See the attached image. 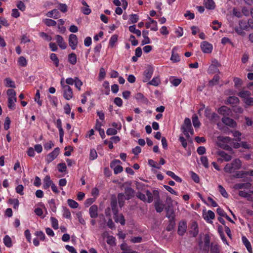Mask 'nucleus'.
I'll return each instance as SVG.
<instances>
[{"label":"nucleus","mask_w":253,"mask_h":253,"mask_svg":"<svg viewBox=\"0 0 253 253\" xmlns=\"http://www.w3.org/2000/svg\"><path fill=\"white\" fill-rule=\"evenodd\" d=\"M242 166L241 161L239 159H235L231 163L227 164L224 170L226 172L231 173L235 170L240 169Z\"/></svg>","instance_id":"obj_1"},{"label":"nucleus","mask_w":253,"mask_h":253,"mask_svg":"<svg viewBox=\"0 0 253 253\" xmlns=\"http://www.w3.org/2000/svg\"><path fill=\"white\" fill-rule=\"evenodd\" d=\"M8 96V107L10 110L15 109V103L16 102V92L13 89H8L7 90Z\"/></svg>","instance_id":"obj_2"},{"label":"nucleus","mask_w":253,"mask_h":253,"mask_svg":"<svg viewBox=\"0 0 253 253\" xmlns=\"http://www.w3.org/2000/svg\"><path fill=\"white\" fill-rule=\"evenodd\" d=\"M232 139L228 136H221L217 137V144L220 147L229 150L230 148L228 145V144H231Z\"/></svg>","instance_id":"obj_3"},{"label":"nucleus","mask_w":253,"mask_h":253,"mask_svg":"<svg viewBox=\"0 0 253 253\" xmlns=\"http://www.w3.org/2000/svg\"><path fill=\"white\" fill-rule=\"evenodd\" d=\"M61 84L63 89L64 97L67 100H70L73 96L72 88L68 85L65 84L62 81H61Z\"/></svg>","instance_id":"obj_4"},{"label":"nucleus","mask_w":253,"mask_h":253,"mask_svg":"<svg viewBox=\"0 0 253 253\" xmlns=\"http://www.w3.org/2000/svg\"><path fill=\"white\" fill-rule=\"evenodd\" d=\"M60 148H55L51 153H49L45 157V162L49 164L55 159L60 153Z\"/></svg>","instance_id":"obj_5"},{"label":"nucleus","mask_w":253,"mask_h":253,"mask_svg":"<svg viewBox=\"0 0 253 253\" xmlns=\"http://www.w3.org/2000/svg\"><path fill=\"white\" fill-rule=\"evenodd\" d=\"M121 161L119 160H115L110 164V167L113 169L114 172L115 174L121 173L123 170V167L120 165Z\"/></svg>","instance_id":"obj_6"},{"label":"nucleus","mask_w":253,"mask_h":253,"mask_svg":"<svg viewBox=\"0 0 253 253\" xmlns=\"http://www.w3.org/2000/svg\"><path fill=\"white\" fill-rule=\"evenodd\" d=\"M201 48L202 51L205 53H210L212 50V45L209 42L204 41L201 43Z\"/></svg>","instance_id":"obj_7"},{"label":"nucleus","mask_w":253,"mask_h":253,"mask_svg":"<svg viewBox=\"0 0 253 253\" xmlns=\"http://www.w3.org/2000/svg\"><path fill=\"white\" fill-rule=\"evenodd\" d=\"M149 22L145 23V26L147 29H150L151 30L153 31H157L158 30L157 22L151 18L150 17H148Z\"/></svg>","instance_id":"obj_8"},{"label":"nucleus","mask_w":253,"mask_h":253,"mask_svg":"<svg viewBox=\"0 0 253 253\" xmlns=\"http://www.w3.org/2000/svg\"><path fill=\"white\" fill-rule=\"evenodd\" d=\"M222 122L225 125L232 128H235L237 126L236 122L232 119L224 117L222 119Z\"/></svg>","instance_id":"obj_9"},{"label":"nucleus","mask_w":253,"mask_h":253,"mask_svg":"<svg viewBox=\"0 0 253 253\" xmlns=\"http://www.w3.org/2000/svg\"><path fill=\"white\" fill-rule=\"evenodd\" d=\"M69 44L72 49H76L78 44V38L76 35L71 34L69 36Z\"/></svg>","instance_id":"obj_10"},{"label":"nucleus","mask_w":253,"mask_h":253,"mask_svg":"<svg viewBox=\"0 0 253 253\" xmlns=\"http://www.w3.org/2000/svg\"><path fill=\"white\" fill-rule=\"evenodd\" d=\"M251 183L249 182L236 183L233 186V188L235 190L247 189L248 190L251 188Z\"/></svg>","instance_id":"obj_11"},{"label":"nucleus","mask_w":253,"mask_h":253,"mask_svg":"<svg viewBox=\"0 0 253 253\" xmlns=\"http://www.w3.org/2000/svg\"><path fill=\"white\" fill-rule=\"evenodd\" d=\"M146 195L147 197L146 198V202L148 203H151L153 201V196H156L158 197L159 196V192L157 190H155L153 191V193H152L149 190H146Z\"/></svg>","instance_id":"obj_12"},{"label":"nucleus","mask_w":253,"mask_h":253,"mask_svg":"<svg viewBox=\"0 0 253 253\" xmlns=\"http://www.w3.org/2000/svg\"><path fill=\"white\" fill-rule=\"evenodd\" d=\"M204 218L209 223H211L212 221V219H214L215 217L214 213L211 211L209 210L207 212L203 214Z\"/></svg>","instance_id":"obj_13"},{"label":"nucleus","mask_w":253,"mask_h":253,"mask_svg":"<svg viewBox=\"0 0 253 253\" xmlns=\"http://www.w3.org/2000/svg\"><path fill=\"white\" fill-rule=\"evenodd\" d=\"M155 208L157 212H161L164 210V205L160 200L159 197L155 202Z\"/></svg>","instance_id":"obj_14"},{"label":"nucleus","mask_w":253,"mask_h":253,"mask_svg":"<svg viewBox=\"0 0 253 253\" xmlns=\"http://www.w3.org/2000/svg\"><path fill=\"white\" fill-rule=\"evenodd\" d=\"M153 70L151 68H148L146 69L144 72L143 75V82H148L151 78L152 76L153 75Z\"/></svg>","instance_id":"obj_15"},{"label":"nucleus","mask_w":253,"mask_h":253,"mask_svg":"<svg viewBox=\"0 0 253 253\" xmlns=\"http://www.w3.org/2000/svg\"><path fill=\"white\" fill-rule=\"evenodd\" d=\"M90 216L92 218H96L98 216V207L95 205L91 206L89 209Z\"/></svg>","instance_id":"obj_16"},{"label":"nucleus","mask_w":253,"mask_h":253,"mask_svg":"<svg viewBox=\"0 0 253 253\" xmlns=\"http://www.w3.org/2000/svg\"><path fill=\"white\" fill-rule=\"evenodd\" d=\"M53 183V182L51 180L49 175H47L43 179V188L44 189H47Z\"/></svg>","instance_id":"obj_17"},{"label":"nucleus","mask_w":253,"mask_h":253,"mask_svg":"<svg viewBox=\"0 0 253 253\" xmlns=\"http://www.w3.org/2000/svg\"><path fill=\"white\" fill-rule=\"evenodd\" d=\"M55 40L59 46L62 49L67 47V44L64 42L63 38L60 35L55 36Z\"/></svg>","instance_id":"obj_18"},{"label":"nucleus","mask_w":253,"mask_h":253,"mask_svg":"<svg viewBox=\"0 0 253 253\" xmlns=\"http://www.w3.org/2000/svg\"><path fill=\"white\" fill-rule=\"evenodd\" d=\"M187 229V224L184 221H181L179 223L178 228V234L182 236L185 232H186Z\"/></svg>","instance_id":"obj_19"},{"label":"nucleus","mask_w":253,"mask_h":253,"mask_svg":"<svg viewBox=\"0 0 253 253\" xmlns=\"http://www.w3.org/2000/svg\"><path fill=\"white\" fill-rule=\"evenodd\" d=\"M46 16L50 18H53L54 19H57L60 17V13L57 9H54L47 12L46 13Z\"/></svg>","instance_id":"obj_20"},{"label":"nucleus","mask_w":253,"mask_h":253,"mask_svg":"<svg viewBox=\"0 0 253 253\" xmlns=\"http://www.w3.org/2000/svg\"><path fill=\"white\" fill-rule=\"evenodd\" d=\"M242 241L243 244L245 245L247 250L250 253H252L253 249L251 246V244L248 239L244 236L242 237Z\"/></svg>","instance_id":"obj_21"},{"label":"nucleus","mask_w":253,"mask_h":253,"mask_svg":"<svg viewBox=\"0 0 253 253\" xmlns=\"http://www.w3.org/2000/svg\"><path fill=\"white\" fill-rule=\"evenodd\" d=\"M134 191L130 187L125 188V199L129 200L133 197Z\"/></svg>","instance_id":"obj_22"},{"label":"nucleus","mask_w":253,"mask_h":253,"mask_svg":"<svg viewBox=\"0 0 253 253\" xmlns=\"http://www.w3.org/2000/svg\"><path fill=\"white\" fill-rule=\"evenodd\" d=\"M181 130L184 135L188 137H190L189 133L191 135L194 134V131L192 127V126H190V127H181Z\"/></svg>","instance_id":"obj_23"},{"label":"nucleus","mask_w":253,"mask_h":253,"mask_svg":"<svg viewBox=\"0 0 253 253\" xmlns=\"http://www.w3.org/2000/svg\"><path fill=\"white\" fill-rule=\"evenodd\" d=\"M217 154L219 156H220L225 161L228 162L230 161L232 159V157L231 155L228 154L225 152L223 151H219L217 152Z\"/></svg>","instance_id":"obj_24"},{"label":"nucleus","mask_w":253,"mask_h":253,"mask_svg":"<svg viewBox=\"0 0 253 253\" xmlns=\"http://www.w3.org/2000/svg\"><path fill=\"white\" fill-rule=\"evenodd\" d=\"M204 3L206 8L209 9H213L215 7L213 0H204Z\"/></svg>","instance_id":"obj_25"},{"label":"nucleus","mask_w":253,"mask_h":253,"mask_svg":"<svg viewBox=\"0 0 253 253\" xmlns=\"http://www.w3.org/2000/svg\"><path fill=\"white\" fill-rule=\"evenodd\" d=\"M82 3L83 5L85 6L84 7L82 8V12L85 15H88L91 13V9L89 8V6L87 3L84 1L82 0Z\"/></svg>","instance_id":"obj_26"},{"label":"nucleus","mask_w":253,"mask_h":253,"mask_svg":"<svg viewBox=\"0 0 253 253\" xmlns=\"http://www.w3.org/2000/svg\"><path fill=\"white\" fill-rule=\"evenodd\" d=\"M182 80L180 78H177L173 76H171L169 78V82L172 85L174 86H178L181 83Z\"/></svg>","instance_id":"obj_27"},{"label":"nucleus","mask_w":253,"mask_h":253,"mask_svg":"<svg viewBox=\"0 0 253 253\" xmlns=\"http://www.w3.org/2000/svg\"><path fill=\"white\" fill-rule=\"evenodd\" d=\"M205 116L210 120L213 121L215 120V118L217 116L214 113H211L210 109L207 108L205 110Z\"/></svg>","instance_id":"obj_28"},{"label":"nucleus","mask_w":253,"mask_h":253,"mask_svg":"<svg viewBox=\"0 0 253 253\" xmlns=\"http://www.w3.org/2000/svg\"><path fill=\"white\" fill-rule=\"evenodd\" d=\"M149 32L146 30H144L142 32V35L144 40L142 41V45H145L150 43V40L148 37Z\"/></svg>","instance_id":"obj_29"},{"label":"nucleus","mask_w":253,"mask_h":253,"mask_svg":"<svg viewBox=\"0 0 253 253\" xmlns=\"http://www.w3.org/2000/svg\"><path fill=\"white\" fill-rule=\"evenodd\" d=\"M251 93L248 90H242L239 92L238 95L243 98V101L250 96Z\"/></svg>","instance_id":"obj_30"},{"label":"nucleus","mask_w":253,"mask_h":253,"mask_svg":"<svg viewBox=\"0 0 253 253\" xmlns=\"http://www.w3.org/2000/svg\"><path fill=\"white\" fill-rule=\"evenodd\" d=\"M114 219L115 222H119L122 225L125 224V219L124 216L122 214L117 215V213L115 214Z\"/></svg>","instance_id":"obj_31"},{"label":"nucleus","mask_w":253,"mask_h":253,"mask_svg":"<svg viewBox=\"0 0 253 253\" xmlns=\"http://www.w3.org/2000/svg\"><path fill=\"white\" fill-rule=\"evenodd\" d=\"M4 245L7 248H10L12 246L11 238L8 235L4 236L3 239Z\"/></svg>","instance_id":"obj_32"},{"label":"nucleus","mask_w":253,"mask_h":253,"mask_svg":"<svg viewBox=\"0 0 253 253\" xmlns=\"http://www.w3.org/2000/svg\"><path fill=\"white\" fill-rule=\"evenodd\" d=\"M68 61L69 62L74 65L77 63V56L74 53H72L68 55Z\"/></svg>","instance_id":"obj_33"},{"label":"nucleus","mask_w":253,"mask_h":253,"mask_svg":"<svg viewBox=\"0 0 253 253\" xmlns=\"http://www.w3.org/2000/svg\"><path fill=\"white\" fill-rule=\"evenodd\" d=\"M5 85L7 87H15V84L14 82L9 78H6L4 81Z\"/></svg>","instance_id":"obj_34"},{"label":"nucleus","mask_w":253,"mask_h":253,"mask_svg":"<svg viewBox=\"0 0 253 253\" xmlns=\"http://www.w3.org/2000/svg\"><path fill=\"white\" fill-rule=\"evenodd\" d=\"M118 199L119 205L121 208L124 206L125 201L126 200L125 199V196L123 193H119L118 195Z\"/></svg>","instance_id":"obj_35"},{"label":"nucleus","mask_w":253,"mask_h":253,"mask_svg":"<svg viewBox=\"0 0 253 253\" xmlns=\"http://www.w3.org/2000/svg\"><path fill=\"white\" fill-rule=\"evenodd\" d=\"M9 203L13 205L14 209H18L19 205V200L17 199H9Z\"/></svg>","instance_id":"obj_36"},{"label":"nucleus","mask_w":253,"mask_h":253,"mask_svg":"<svg viewBox=\"0 0 253 253\" xmlns=\"http://www.w3.org/2000/svg\"><path fill=\"white\" fill-rule=\"evenodd\" d=\"M161 83L160 79L159 77H155L152 80L149 82V84L154 85V86H158Z\"/></svg>","instance_id":"obj_37"},{"label":"nucleus","mask_w":253,"mask_h":253,"mask_svg":"<svg viewBox=\"0 0 253 253\" xmlns=\"http://www.w3.org/2000/svg\"><path fill=\"white\" fill-rule=\"evenodd\" d=\"M43 22L47 26H55L57 23L55 20L47 18L43 19Z\"/></svg>","instance_id":"obj_38"},{"label":"nucleus","mask_w":253,"mask_h":253,"mask_svg":"<svg viewBox=\"0 0 253 253\" xmlns=\"http://www.w3.org/2000/svg\"><path fill=\"white\" fill-rule=\"evenodd\" d=\"M129 31L132 33L136 34L137 36L140 37L141 34L140 30L136 29L135 25L130 26L129 27Z\"/></svg>","instance_id":"obj_39"},{"label":"nucleus","mask_w":253,"mask_h":253,"mask_svg":"<svg viewBox=\"0 0 253 253\" xmlns=\"http://www.w3.org/2000/svg\"><path fill=\"white\" fill-rule=\"evenodd\" d=\"M227 102L231 104L235 105L239 102V99L236 96H230L228 98Z\"/></svg>","instance_id":"obj_40"},{"label":"nucleus","mask_w":253,"mask_h":253,"mask_svg":"<svg viewBox=\"0 0 253 253\" xmlns=\"http://www.w3.org/2000/svg\"><path fill=\"white\" fill-rule=\"evenodd\" d=\"M67 203L69 206L73 209H76L79 206L78 203L72 199H68L67 200Z\"/></svg>","instance_id":"obj_41"},{"label":"nucleus","mask_w":253,"mask_h":253,"mask_svg":"<svg viewBox=\"0 0 253 253\" xmlns=\"http://www.w3.org/2000/svg\"><path fill=\"white\" fill-rule=\"evenodd\" d=\"M50 59L54 62L56 67H58L59 64V61L55 53H51L50 56Z\"/></svg>","instance_id":"obj_42"},{"label":"nucleus","mask_w":253,"mask_h":253,"mask_svg":"<svg viewBox=\"0 0 253 253\" xmlns=\"http://www.w3.org/2000/svg\"><path fill=\"white\" fill-rule=\"evenodd\" d=\"M247 175L246 171H238L233 175L234 178H240L245 177Z\"/></svg>","instance_id":"obj_43"},{"label":"nucleus","mask_w":253,"mask_h":253,"mask_svg":"<svg viewBox=\"0 0 253 253\" xmlns=\"http://www.w3.org/2000/svg\"><path fill=\"white\" fill-rule=\"evenodd\" d=\"M97 158V154L96 151L94 149H91L89 153V159L91 161H93Z\"/></svg>","instance_id":"obj_44"},{"label":"nucleus","mask_w":253,"mask_h":253,"mask_svg":"<svg viewBox=\"0 0 253 253\" xmlns=\"http://www.w3.org/2000/svg\"><path fill=\"white\" fill-rule=\"evenodd\" d=\"M218 190L220 194L224 198H228V194L226 192L225 189L221 185H219L218 186Z\"/></svg>","instance_id":"obj_45"},{"label":"nucleus","mask_w":253,"mask_h":253,"mask_svg":"<svg viewBox=\"0 0 253 253\" xmlns=\"http://www.w3.org/2000/svg\"><path fill=\"white\" fill-rule=\"evenodd\" d=\"M118 40V36L117 35H113L111 36V38L109 40V45L113 47L115 43L117 42Z\"/></svg>","instance_id":"obj_46"},{"label":"nucleus","mask_w":253,"mask_h":253,"mask_svg":"<svg viewBox=\"0 0 253 253\" xmlns=\"http://www.w3.org/2000/svg\"><path fill=\"white\" fill-rule=\"evenodd\" d=\"M220 77L218 75H215L212 79L210 81L209 84L211 85H214L218 83Z\"/></svg>","instance_id":"obj_47"},{"label":"nucleus","mask_w":253,"mask_h":253,"mask_svg":"<svg viewBox=\"0 0 253 253\" xmlns=\"http://www.w3.org/2000/svg\"><path fill=\"white\" fill-rule=\"evenodd\" d=\"M63 216L67 219L71 218V214L68 209L64 208L63 210Z\"/></svg>","instance_id":"obj_48"},{"label":"nucleus","mask_w":253,"mask_h":253,"mask_svg":"<svg viewBox=\"0 0 253 253\" xmlns=\"http://www.w3.org/2000/svg\"><path fill=\"white\" fill-rule=\"evenodd\" d=\"M121 248L123 250V252L121 253H138L136 251H132L129 248H126V245L124 244L121 245Z\"/></svg>","instance_id":"obj_49"},{"label":"nucleus","mask_w":253,"mask_h":253,"mask_svg":"<svg viewBox=\"0 0 253 253\" xmlns=\"http://www.w3.org/2000/svg\"><path fill=\"white\" fill-rule=\"evenodd\" d=\"M22 0H18L16 3L17 7L21 11H24L26 9V5Z\"/></svg>","instance_id":"obj_50"},{"label":"nucleus","mask_w":253,"mask_h":253,"mask_svg":"<svg viewBox=\"0 0 253 253\" xmlns=\"http://www.w3.org/2000/svg\"><path fill=\"white\" fill-rule=\"evenodd\" d=\"M76 217L78 219L79 222L82 225L85 224V221L84 219L83 218L82 213L81 211L78 212L76 214Z\"/></svg>","instance_id":"obj_51"},{"label":"nucleus","mask_w":253,"mask_h":253,"mask_svg":"<svg viewBox=\"0 0 253 253\" xmlns=\"http://www.w3.org/2000/svg\"><path fill=\"white\" fill-rule=\"evenodd\" d=\"M135 98L137 100H139L142 102H146L147 101V99L143 94L141 93H137L135 94Z\"/></svg>","instance_id":"obj_52"},{"label":"nucleus","mask_w":253,"mask_h":253,"mask_svg":"<svg viewBox=\"0 0 253 253\" xmlns=\"http://www.w3.org/2000/svg\"><path fill=\"white\" fill-rule=\"evenodd\" d=\"M50 220L51 222L52 227L55 230L58 229V222L56 218L53 217H51L50 218Z\"/></svg>","instance_id":"obj_53"},{"label":"nucleus","mask_w":253,"mask_h":253,"mask_svg":"<svg viewBox=\"0 0 253 253\" xmlns=\"http://www.w3.org/2000/svg\"><path fill=\"white\" fill-rule=\"evenodd\" d=\"M18 64L20 66L25 67L27 64V60L23 56H20L18 60Z\"/></svg>","instance_id":"obj_54"},{"label":"nucleus","mask_w":253,"mask_h":253,"mask_svg":"<svg viewBox=\"0 0 253 253\" xmlns=\"http://www.w3.org/2000/svg\"><path fill=\"white\" fill-rule=\"evenodd\" d=\"M54 145V142L52 141H49L43 144L44 148L46 151H48Z\"/></svg>","instance_id":"obj_55"},{"label":"nucleus","mask_w":253,"mask_h":253,"mask_svg":"<svg viewBox=\"0 0 253 253\" xmlns=\"http://www.w3.org/2000/svg\"><path fill=\"white\" fill-rule=\"evenodd\" d=\"M57 167L58 171L60 172H65L67 169L66 165L64 163L58 164Z\"/></svg>","instance_id":"obj_56"},{"label":"nucleus","mask_w":253,"mask_h":253,"mask_svg":"<svg viewBox=\"0 0 253 253\" xmlns=\"http://www.w3.org/2000/svg\"><path fill=\"white\" fill-rule=\"evenodd\" d=\"M58 8L63 13L67 12L68 10V6L65 3H59L58 5Z\"/></svg>","instance_id":"obj_57"},{"label":"nucleus","mask_w":253,"mask_h":253,"mask_svg":"<svg viewBox=\"0 0 253 253\" xmlns=\"http://www.w3.org/2000/svg\"><path fill=\"white\" fill-rule=\"evenodd\" d=\"M115 238L112 236H108L107 238V243L111 246H114L116 244Z\"/></svg>","instance_id":"obj_58"},{"label":"nucleus","mask_w":253,"mask_h":253,"mask_svg":"<svg viewBox=\"0 0 253 253\" xmlns=\"http://www.w3.org/2000/svg\"><path fill=\"white\" fill-rule=\"evenodd\" d=\"M48 203L49 204V207L51 210L53 212H55L56 211V206L54 200L51 199L49 201Z\"/></svg>","instance_id":"obj_59"},{"label":"nucleus","mask_w":253,"mask_h":253,"mask_svg":"<svg viewBox=\"0 0 253 253\" xmlns=\"http://www.w3.org/2000/svg\"><path fill=\"white\" fill-rule=\"evenodd\" d=\"M40 36L44 40L48 42L51 41L52 39V37L48 35L46 33L44 32L40 33Z\"/></svg>","instance_id":"obj_60"},{"label":"nucleus","mask_w":253,"mask_h":253,"mask_svg":"<svg viewBox=\"0 0 253 253\" xmlns=\"http://www.w3.org/2000/svg\"><path fill=\"white\" fill-rule=\"evenodd\" d=\"M201 162L202 164L206 168H208L209 167L208 159L206 156H202L201 158Z\"/></svg>","instance_id":"obj_61"},{"label":"nucleus","mask_w":253,"mask_h":253,"mask_svg":"<svg viewBox=\"0 0 253 253\" xmlns=\"http://www.w3.org/2000/svg\"><path fill=\"white\" fill-rule=\"evenodd\" d=\"M75 86L79 90H81V86L83 85V82L77 77L75 78Z\"/></svg>","instance_id":"obj_62"},{"label":"nucleus","mask_w":253,"mask_h":253,"mask_svg":"<svg viewBox=\"0 0 253 253\" xmlns=\"http://www.w3.org/2000/svg\"><path fill=\"white\" fill-rule=\"evenodd\" d=\"M192 122L193 126L195 128L199 127L200 126L201 123L197 116L193 117Z\"/></svg>","instance_id":"obj_63"},{"label":"nucleus","mask_w":253,"mask_h":253,"mask_svg":"<svg viewBox=\"0 0 253 253\" xmlns=\"http://www.w3.org/2000/svg\"><path fill=\"white\" fill-rule=\"evenodd\" d=\"M211 253H219V247L217 245H211Z\"/></svg>","instance_id":"obj_64"}]
</instances>
